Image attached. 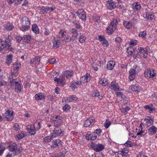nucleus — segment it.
Wrapping results in <instances>:
<instances>
[{
	"mask_svg": "<svg viewBox=\"0 0 157 157\" xmlns=\"http://www.w3.org/2000/svg\"><path fill=\"white\" fill-rule=\"evenodd\" d=\"M21 23L22 26L20 28V30L25 31L28 30L30 28V22L28 17L25 16L20 19Z\"/></svg>",
	"mask_w": 157,
	"mask_h": 157,
	"instance_id": "1",
	"label": "nucleus"
},
{
	"mask_svg": "<svg viewBox=\"0 0 157 157\" xmlns=\"http://www.w3.org/2000/svg\"><path fill=\"white\" fill-rule=\"evenodd\" d=\"M117 23V20L116 19H114L111 22L110 24L106 29V32L108 34L111 35L114 32L116 29Z\"/></svg>",
	"mask_w": 157,
	"mask_h": 157,
	"instance_id": "2",
	"label": "nucleus"
},
{
	"mask_svg": "<svg viewBox=\"0 0 157 157\" xmlns=\"http://www.w3.org/2000/svg\"><path fill=\"white\" fill-rule=\"evenodd\" d=\"M8 148L10 151L14 152L16 154L18 155L20 152V148H17V145L15 143L10 144Z\"/></svg>",
	"mask_w": 157,
	"mask_h": 157,
	"instance_id": "3",
	"label": "nucleus"
},
{
	"mask_svg": "<svg viewBox=\"0 0 157 157\" xmlns=\"http://www.w3.org/2000/svg\"><path fill=\"white\" fill-rule=\"evenodd\" d=\"M92 149L97 152L102 151L105 148V146L101 144H93L91 145Z\"/></svg>",
	"mask_w": 157,
	"mask_h": 157,
	"instance_id": "4",
	"label": "nucleus"
},
{
	"mask_svg": "<svg viewBox=\"0 0 157 157\" xmlns=\"http://www.w3.org/2000/svg\"><path fill=\"white\" fill-rule=\"evenodd\" d=\"M62 117L60 116H57L52 118V122L55 127H59L62 123Z\"/></svg>",
	"mask_w": 157,
	"mask_h": 157,
	"instance_id": "5",
	"label": "nucleus"
},
{
	"mask_svg": "<svg viewBox=\"0 0 157 157\" xmlns=\"http://www.w3.org/2000/svg\"><path fill=\"white\" fill-rule=\"evenodd\" d=\"M63 133L59 127H55V128L52 133V136L56 137V136H62Z\"/></svg>",
	"mask_w": 157,
	"mask_h": 157,
	"instance_id": "6",
	"label": "nucleus"
},
{
	"mask_svg": "<svg viewBox=\"0 0 157 157\" xmlns=\"http://www.w3.org/2000/svg\"><path fill=\"white\" fill-rule=\"evenodd\" d=\"M76 13L77 15L83 21H86V12L83 9H79Z\"/></svg>",
	"mask_w": 157,
	"mask_h": 157,
	"instance_id": "7",
	"label": "nucleus"
},
{
	"mask_svg": "<svg viewBox=\"0 0 157 157\" xmlns=\"http://www.w3.org/2000/svg\"><path fill=\"white\" fill-rule=\"evenodd\" d=\"M155 70L153 69L151 70L146 69L144 71V75L147 78H149L151 77H153L155 76L156 74L154 72Z\"/></svg>",
	"mask_w": 157,
	"mask_h": 157,
	"instance_id": "8",
	"label": "nucleus"
},
{
	"mask_svg": "<svg viewBox=\"0 0 157 157\" xmlns=\"http://www.w3.org/2000/svg\"><path fill=\"white\" fill-rule=\"evenodd\" d=\"M55 8L52 7H49L48 6H42L40 8V10L42 14H45L48 11L52 12L53 11Z\"/></svg>",
	"mask_w": 157,
	"mask_h": 157,
	"instance_id": "9",
	"label": "nucleus"
},
{
	"mask_svg": "<svg viewBox=\"0 0 157 157\" xmlns=\"http://www.w3.org/2000/svg\"><path fill=\"white\" fill-rule=\"evenodd\" d=\"M26 129L30 135H34L36 133V131H37L35 128H34V126L32 125H28L26 126Z\"/></svg>",
	"mask_w": 157,
	"mask_h": 157,
	"instance_id": "10",
	"label": "nucleus"
},
{
	"mask_svg": "<svg viewBox=\"0 0 157 157\" xmlns=\"http://www.w3.org/2000/svg\"><path fill=\"white\" fill-rule=\"evenodd\" d=\"M13 111H11L9 110H7L5 112L4 115L7 121H11L13 119Z\"/></svg>",
	"mask_w": 157,
	"mask_h": 157,
	"instance_id": "11",
	"label": "nucleus"
},
{
	"mask_svg": "<svg viewBox=\"0 0 157 157\" xmlns=\"http://www.w3.org/2000/svg\"><path fill=\"white\" fill-rule=\"evenodd\" d=\"M136 70L135 69H131L129 71V79L130 81H133L135 77Z\"/></svg>",
	"mask_w": 157,
	"mask_h": 157,
	"instance_id": "12",
	"label": "nucleus"
},
{
	"mask_svg": "<svg viewBox=\"0 0 157 157\" xmlns=\"http://www.w3.org/2000/svg\"><path fill=\"white\" fill-rule=\"evenodd\" d=\"M61 141L59 139L53 140L52 141V147H60L61 145Z\"/></svg>",
	"mask_w": 157,
	"mask_h": 157,
	"instance_id": "13",
	"label": "nucleus"
},
{
	"mask_svg": "<svg viewBox=\"0 0 157 157\" xmlns=\"http://www.w3.org/2000/svg\"><path fill=\"white\" fill-rule=\"evenodd\" d=\"M94 118L93 117H89L84 122V125L85 127H87L89 126L90 124L93 122Z\"/></svg>",
	"mask_w": 157,
	"mask_h": 157,
	"instance_id": "14",
	"label": "nucleus"
},
{
	"mask_svg": "<svg viewBox=\"0 0 157 157\" xmlns=\"http://www.w3.org/2000/svg\"><path fill=\"white\" fill-rule=\"evenodd\" d=\"M115 62L113 61H110L108 62L107 64V68L109 70H112L115 65Z\"/></svg>",
	"mask_w": 157,
	"mask_h": 157,
	"instance_id": "15",
	"label": "nucleus"
},
{
	"mask_svg": "<svg viewBox=\"0 0 157 157\" xmlns=\"http://www.w3.org/2000/svg\"><path fill=\"white\" fill-rule=\"evenodd\" d=\"M157 132V128L154 126L152 125L150 127L148 130V133L150 135H153Z\"/></svg>",
	"mask_w": 157,
	"mask_h": 157,
	"instance_id": "16",
	"label": "nucleus"
},
{
	"mask_svg": "<svg viewBox=\"0 0 157 157\" xmlns=\"http://www.w3.org/2000/svg\"><path fill=\"white\" fill-rule=\"evenodd\" d=\"M14 66H15V68H14L13 70L14 71L13 72H12V75H14L15 76L16 75H17V73L18 71V68L21 66V64L20 63H16L15 64H13Z\"/></svg>",
	"mask_w": 157,
	"mask_h": 157,
	"instance_id": "17",
	"label": "nucleus"
},
{
	"mask_svg": "<svg viewBox=\"0 0 157 157\" xmlns=\"http://www.w3.org/2000/svg\"><path fill=\"white\" fill-rule=\"evenodd\" d=\"M115 82L113 81L111 83V89H113L115 91H119L120 88L118 87V85L117 84H116Z\"/></svg>",
	"mask_w": 157,
	"mask_h": 157,
	"instance_id": "18",
	"label": "nucleus"
},
{
	"mask_svg": "<svg viewBox=\"0 0 157 157\" xmlns=\"http://www.w3.org/2000/svg\"><path fill=\"white\" fill-rule=\"evenodd\" d=\"M132 8L134 10L138 11L141 8V5L138 2H134L132 5Z\"/></svg>",
	"mask_w": 157,
	"mask_h": 157,
	"instance_id": "19",
	"label": "nucleus"
},
{
	"mask_svg": "<svg viewBox=\"0 0 157 157\" xmlns=\"http://www.w3.org/2000/svg\"><path fill=\"white\" fill-rule=\"evenodd\" d=\"M91 95L93 97H97L100 99H101L102 98V96L100 95L98 91L97 90H94L92 92Z\"/></svg>",
	"mask_w": 157,
	"mask_h": 157,
	"instance_id": "20",
	"label": "nucleus"
},
{
	"mask_svg": "<svg viewBox=\"0 0 157 157\" xmlns=\"http://www.w3.org/2000/svg\"><path fill=\"white\" fill-rule=\"evenodd\" d=\"M20 82H18L16 83L15 85V91L17 92H20L21 91V89L23 87L22 86H21Z\"/></svg>",
	"mask_w": 157,
	"mask_h": 157,
	"instance_id": "21",
	"label": "nucleus"
},
{
	"mask_svg": "<svg viewBox=\"0 0 157 157\" xmlns=\"http://www.w3.org/2000/svg\"><path fill=\"white\" fill-rule=\"evenodd\" d=\"M106 5L108 9L110 10L113 9L116 7L115 4L113 2L108 3Z\"/></svg>",
	"mask_w": 157,
	"mask_h": 157,
	"instance_id": "22",
	"label": "nucleus"
},
{
	"mask_svg": "<svg viewBox=\"0 0 157 157\" xmlns=\"http://www.w3.org/2000/svg\"><path fill=\"white\" fill-rule=\"evenodd\" d=\"M45 97V96L43 95L42 93H39L35 95V98L36 100H41L44 99Z\"/></svg>",
	"mask_w": 157,
	"mask_h": 157,
	"instance_id": "23",
	"label": "nucleus"
},
{
	"mask_svg": "<svg viewBox=\"0 0 157 157\" xmlns=\"http://www.w3.org/2000/svg\"><path fill=\"white\" fill-rule=\"evenodd\" d=\"M13 55L11 54L7 56L6 59V63L8 65H10L12 62V58Z\"/></svg>",
	"mask_w": 157,
	"mask_h": 157,
	"instance_id": "24",
	"label": "nucleus"
},
{
	"mask_svg": "<svg viewBox=\"0 0 157 157\" xmlns=\"http://www.w3.org/2000/svg\"><path fill=\"white\" fill-rule=\"evenodd\" d=\"M55 138L54 136H52V134L51 136H50L47 137H45L44 138V141L45 142H50L52 140Z\"/></svg>",
	"mask_w": 157,
	"mask_h": 157,
	"instance_id": "25",
	"label": "nucleus"
},
{
	"mask_svg": "<svg viewBox=\"0 0 157 157\" xmlns=\"http://www.w3.org/2000/svg\"><path fill=\"white\" fill-rule=\"evenodd\" d=\"M32 31L36 33H39V29L37 25L36 24H33L32 26Z\"/></svg>",
	"mask_w": 157,
	"mask_h": 157,
	"instance_id": "26",
	"label": "nucleus"
},
{
	"mask_svg": "<svg viewBox=\"0 0 157 157\" xmlns=\"http://www.w3.org/2000/svg\"><path fill=\"white\" fill-rule=\"evenodd\" d=\"M140 86H136V85H133L132 86L131 89L133 91L136 92H139L140 90Z\"/></svg>",
	"mask_w": 157,
	"mask_h": 157,
	"instance_id": "27",
	"label": "nucleus"
},
{
	"mask_svg": "<svg viewBox=\"0 0 157 157\" xmlns=\"http://www.w3.org/2000/svg\"><path fill=\"white\" fill-rule=\"evenodd\" d=\"M144 120L146 121L147 125L148 127H149L151 125L153 122V121L150 118H146Z\"/></svg>",
	"mask_w": 157,
	"mask_h": 157,
	"instance_id": "28",
	"label": "nucleus"
},
{
	"mask_svg": "<svg viewBox=\"0 0 157 157\" xmlns=\"http://www.w3.org/2000/svg\"><path fill=\"white\" fill-rule=\"evenodd\" d=\"M60 45V41L59 40H56L54 41L53 47L54 48H56L59 47Z\"/></svg>",
	"mask_w": 157,
	"mask_h": 157,
	"instance_id": "29",
	"label": "nucleus"
},
{
	"mask_svg": "<svg viewBox=\"0 0 157 157\" xmlns=\"http://www.w3.org/2000/svg\"><path fill=\"white\" fill-rule=\"evenodd\" d=\"M77 99V98L75 95H72L69 97L68 98H67L66 101L67 102H71L73 100L76 101Z\"/></svg>",
	"mask_w": 157,
	"mask_h": 157,
	"instance_id": "30",
	"label": "nucleus"
},
{
	"mask_svg": "<svg viewBox=\"0 0 157 157\" xmlns=\"http://www.w3.org/2000/svg\"><path fill=\"white\" fill-rule=\"evenodd\" d=\"M72 74V73L70 71H66L64 73L63 76H65L66 77L68 78L69 77H72L73 75Z\"/></svg>",
	"mask_w": 157,
	"mask_h": 157,
	"instance_id": "31",
	"label": "nucleus"
},
{
	"mask_svg": "<svg viewBox=\"0 0 157 157\" xmlns=\"http://www.w3.org/2000/svg\"><path fill=\"white\" fill-rule=\"evenodd\" d=\"M31 36L30 35H25L23 37V40L25 42L28 43L31 38Z\"/></svg>",
	"mask_w": 157,
	"mask_h": 157,
	"instance_id": "32",
	"label": "nucleus"
},
{
	"mask_svg": "<svg viewBox=\"0 0 157 157\" xmlns=\"http://www.w3.org/2000/svg\"><path fill=\"white\" fill-rule=\"evenodd\" d=\"M14 28V26L13 25L10 23H7L6 24V28L8 31H10Z\"/></svg>",
	"mask_w": 157,
	"mask_h": 157,
	"instance_id": "33",
	"label": "nucleus"
},
{
	"mask_svg": "<svg viewBox=\"0 0 157 157\" xmlns=\"http://www.w3.org/2000/svg\"><path fill=\"white\" fill-rule=\"evenodd\" d=\"M33 126H34V128H35L37 130H38L40 128V124L39 122H38V121L36 122Z\"/></svg>",
	"mask_w": 157,
	"mask_h": 157,
	"instance_id": "34",
	"label": "nucleus"
},
{
	"mask_svg": "<svg viewBox=\"0 0 157 157\" xmlns=\"http://www.w3.org/2000/svg\"><path fill=\"white\" fill-rule=\"evenodd\" d=\"M146 17L147 19L151 20L154 18V16L152 14L147 13L146 14Z\"/></svg>",
	"mask_w": 157,
	"mask_h": 157,
	"instance_id": "35",
	"label": "nucleus"
},
{
	"mask_svg": "<svg viewBox=\"0 0 157 157\" xmlns=\"http://www.w3.org/2000/svg\"><path fill=\"white\" fill-rule=\"evenodd\" d=\"M130 109V107L129 106H126L124 108H122L121 109L122 112L124 113L125 114L127 113V111Z\"/></svg>",
	"mask_w": 157,
	"mask_h": 157,
	"instance_id": "36",
	"label": "nucleus"
},
{
	"mask_svg": "<svg viewBox=\"0 0 157 157\" xmlns=\"http://www.w3.org/2000/svg\"><path fill=\"white\" fill-rule=\"evenodd\" d=\"M123 24L128 29H129L132 25L129 22L125 21L124 22Z\"/></svg>",
	"mask_w": 157,
	"mask_h": 157,
	"instance_id": "37",
	"label": "nucleus"
},
{
	"mask_svg": "<svg viewBox=\"0 0 157 157\" xmlns=\"http://www.w3.org/2000/svg\"><path fill=\"white\" fill-rule=\"evenodd\" d=\"M133 51L136 53L135 50L133 49L132 47H130L127 49V52L128 53L129 55H132L133 53Z\"/></svg>",
	"mask_w": 157,
	"mask_h": 157,
	"instance_id": "38",
	"label": "nucleus"
},
{
	"mask_svg": "<svg viewBox=\"0 0 157 157\" xmlns=\"http://www.w3.org/2000/svg\"><path fill=\"white\" fill-rule=\"evenodd\" d=\"M124 145L125 146L132 147L134 146V143L131 141H128L124 144Z\"/></svg>",
	"mask_w": 157,
	"mask_h": 157,
	"instance_id": "39",
	"label": "nucleus"
},
{
	"mask_svg": "<svg viewBox=\"0 0 157 157\" xmlns=\"http://www.w3.org/2000/svg\"><path fill=\"white\" fill-rule=\"evenodd\" d=\"M25 135L24 132H21V133L17 135V137L19 140H21L25 136Z\"/></svg>",
	"mask_w": 157,
	"mask_h": 157,
	"instance_id": "40",
	"label": "nucleus"
},
{
	"mask_svg": "<svg viewBox=\"0 0 157 157\" xmlns=\"http://www.w3.org/2000/svg\"><path fill=\"white\" fill-rule=\"evenodd\" d=\"M90 140H94L97 137V135L95 133L93 132L90 134Z\"/></svg>",
	"mask_w": 157,
	"mask_h": 157,
	"instance_id": "41",
	"label": "nucleus"
},
{
	"mask_svg": "<svg viewBox=\"0 0 157 157\" xmlns=\"http://www.w3.org/2000/svg\"><path fill=\"white\" fill-rule=\"evenodd\" d=\"M33 62H34V64H35L40 62V59L39 57L36 56L33 59Z\"/></svg>",
	"mask_w": 157,
	"mask_h": 157,
	"instance_id": "42",
	"label": "nucleus"
},
{
	"mask_svg": "<svg viewBox=\"0 0 157 157\" xmlns=\"http://www.w3.org/2000/svg\"><path fill=\"white\" fill-rule=\"evenodd\" d=\"M5 43L6 44V45L9 44H11V37L10 36H8L7 38L6 39L5 41Z\"/></svg>",
	"mask_w": 157,
	"mask_h": 157,
	"instance_id": "43",
	"label": "nucleus"
},
{
	"mask_svg": "<svg viewBox=\"0 0 157 157\" xmlns=\"http://www.w3.org/2000/svg\"><path fill=\"white\" fill-rule=\"evenodd\" d=\"M70 108V105L67 104L65 105L63 107V110L65 112H67Z\"/></svg>",
	"mask_w": 157,
	"mask_h": 157,
	"instance_id": "44",
	"label": "nucleus"
},
{
	"mask_svg": "<svg viewBox=\"0 0 157 157\" xmlns=\"http://www.w3.org/2000/svg\"><path fill=\"white\" fill-rule=\"evenodd\" d=\"M144 108L146 109L149 110L151 112H153L155 111V109L152 107H151L149 105H145Z\"/></svg>",
	"mask_w": 157,
	"mask_h": 157,
	"instance_id": "45",
	"label": "nucleus"
},
{
	"mask_svg": "<svg viewBox=\"0 0 157 157\" xmlns=\"http://www.w3.org/2000/svg\"><path fill=\"white\" fill-rule=\"evenodd\" d=\"M101 81L102 82L101 84L103 85H106L108 84L107 80V79L105 78H103L101 80Z\"/></svg>",
	"mask_w": 157,
	"mask_h": 157,
	"instance_id": "46",
	"label": "nucleus"
},
{
	"mask_svg": "<svg viewBox=\"0 0 157 157\" xmlns=\"http://www.w3.org/2000/svg\"><path fill=\"white\" fill-rule=\"evenodd\" d=\"M85 38L84 36L83 35H81L79 37V41L81 43H83L85 41Z\"/></svg>",
	"mask_w": 157,
	"mask_h": 157,
	"instance_id": "47",
	"label": "nucleus"
},
{
	"mask_svg": "<svg viewBox=\"0 0 157 157\" xmlns=\"http://www.w3.org/2000/svg\"><path fill=\"white\" fill-rule=\"evenodd\" d=\"M94 19L95 21L99 22L100 21V17L99 16L96 15L94 16Z\"/></svg>",
	"mask_w": 157,
	"mask_h": 157,
	"instance_id": "48",
	"label": "nucleus"
},
{
	"mask_svg": "<svg viewBox=\"0 0 157 157\" xmlns=\"http://www.w3.org/2000/svg\"><path fill=\"white\" fill-rule=\"evenodd\" d=\"M146 35V32L145 31L141 32L140 33L139 35V36L142 37L143 38H144Z\"/></svg>",
	"mask_w": 157,
	"mask_h": 157,
	"instance_id": "49",
	"label": "nucleus"
},
{
	"mask_svg": "<svg viewBox=\"0 0 157 157\" xmlns=\"http://www.w3.org/2000/svg\"><path fill=\"white\" fill-rule=\"evenodd\" d=\"M71 37L68 35H67L66 38L64 39H63V41H64L65 42H68L71 41Z\"/></svg>",
	"mask_w": 157,
	"mask_h": 157,
	"instance_id": "50",
	"label": "nucleus"
},
{
	"mask_svg": "<svg viewBox=\"0 0 157 157\" xmlns=\"http://www.w3.org/2000/svg\"><path fill=\"white\" fill-rule=\"evenodd\" d=\"M101 43L102 44V45L104 46H105V47L109 45V44L107 42V41L106 39H105L104 40L101 42Z\"/></svg>",
	"mask_w": 157,
	"mask_h": 157,
	"instance_id": "51",
	"label": "nucleus"
},
{
	"mask_svg": "<svg viewBox=\"0 0 157 157\" xmlns=\"http://www.w3.org/2000/svg\"><path fill=\"white\" fill-rule=\"evenodd\" d=\"M5 149V148L3 147L2 145H0V155H2Z\"/></svg>",
	"mask_w": 157,
	"mask_h": 157,
	"instance_id": "52",
	"label": "nucleus"
},
{
	"mask_svg": "<svg viewBox=\"0 0 157 157\" xmlns=\"http://www.w3.org/2000/svg\"><path fill=\"white\" fill-rule=\"evenodd\" d=\"M81 81L82 83H84L85 82H88V81L86 79V77L84 76L82 77L81 78Z\"/></svg>",
	"mask_w": 157,
	"mask_h": 157,
	"instance_id": "53",
	"label": "nucleus"
},
{
	"mask_svg": "<svg viewBox=\"0 0 157 157\" xmlns=\"http://www.w3.org/2000/svg\"><path fill=\"white\" fill-rule=\"evenodd\" d=\"M16 79H13L12 80V81H10V85L11 86H13L14 84H16V83H17L18 82H17L16 81Z\"/></svg>",
	"mask_w": 157,
	"mask_h": 157,
	"instance_id": "54",
	"label": "nucleus"
},
{
	"mask_svg": "<svg viewBox=\"0 0 157 157\" xmlns=\"http://www.w3.org/2000/svg\"><path fill=\"white\" fill-rule=\"evenodd\" d=\"M66 32L65 31H63L62 29H61L59 33V34H60L61 35L62 37H64L65 36V35H66Z\"/></svg>",
	"mask_w": 157,
	"mask_h": 157,
	"instance_id": "55",
	"label": "nucleus"
},
{
	"mask_svg": "<svg viewBox=\"0 0 157 157\" xmlns=\"http://www.w3.org/2000/svg\"><path fill=\"white\" fill-rule=\"evenodd\" d=\"M137 43V41L136 40H131L130 41V44L131 45L134 46Z\"/></svg>",
	"mask_w": 157,
	"mask_h": 157,
	"instance_id": "56",
	"label": "nucleus"
},
{
	"mask_svg": "<svg viewBox=\"0 0 157 157\" xmlns=\"http://www.w3.org/2000/svg\"><path fill=\"white\" fill-rule=\"evenodd\" d=\"M16 40L18 42H20V41L23 39V38L20 36H17L16 37Z\"/></svg>",
	"mask_w": 157,
	"mask_h": 157,
	"instance_id": "57",
	"label": "nucleus"
},
{
	"mask_svg": "<svg viewBox=\"0 0 157 157\" xmlns=\"http://www.w3.org/2000/svg\"><path fill=\"white\" fill-rule=\"evenodd\" d=\"M13 127L14 129L16 131H17L19 129V125L17 123L15 124L13 126Z\"/></svg>",
	"mask_w": 157,
	"mask_h": 157,
	"instance_id": "58",
	"label": "nucleus"
},
{
	"mask_svg": "<svg viewBox=\"0 0 157 157\" xmlns=\"http://www.w3.org/2000/svg\"><path fill=\"white\" fill-rule=\"evenodd\" d=\"M96 132H94L95 133L96 135L97 134L98 136H99L101 132V129H97L95 130Z\"/></svg>",
	"mask_w": 157,
	"mask_h": 157,
	"instance_id": "59",
	"label": "nucleus"
},
{
	"mask_svg": "<svg viewBox=\"0 0 157 157\" xmlns=\"http://www.w3.org/2000/svg\"><path fill=\"white\" fill-rule=\"evenodd\" d=\"M72 33L75 35V36L76 37L77 36L78 34L77 33V32L76 30L75 29H72Z\"/></svg>",
	"mask_w": 157,
	"mask_h": 157,
	"instance_id": "60",
	"label": "nucleus"
},
{
	"mask_svg": "<svg viewBox=\"0 0 157 157\" xmlns=\"http://www.w3.org/2000/svg\"><path fill=\"white\" fill-rule=\"evenodd\" d=\"M10 44H7L6 48L8 50H10V51H12L13 49V48L12 47Z\"/></svg>",
	"mask_w": 157,
	"mask_h": 157,
	"instance_id": "61",
	"label": "nucleus"
},
{
	"mask_svg": "<svg viewBox=\"0 0 157 157\" xmlns=\"http://www.w3.org/2000/svg\"><path fill=\"white\" fill-rule=\"evenodd\" d=\"M99 40L101 42L103 41L105 39V38L103 36L100 35L99 36Z\"/></svg>",
	"mask_w": 157,
	"mask_h": 157,
	"instance_id": "62",
	"label": "nucleus"
},
{
	"mask_svg": "<svg viewBox=\"0 0 157 157\" xmlns=\"http://www.w3.org/2000/svg\"><path fill=\"white\" fill-rule=\"evenodd\" d=\"M111 124V122H106L104 124V126L106 128H108Z\"/></svg>",
	"mask_w": 157,
	"mask_h": 157,
	"instance_id": "63",
	"label": "nucleus"
},
{
	"mask_svg": "<svg viewBox=\"0 0 157 157\" xmlns=\"http://www.w3.org/2000/svg\"><path fill=\"white\" fill-rule=\"evenodd\" d=\"M6 84V82L4 80H2L0 79V87L5 85Z\"/></svg>",
	"mask_w": 157,
	"mask_h": 157,
	"instance_id": "64",
	"label": "nucleus"
}]
</instances>
